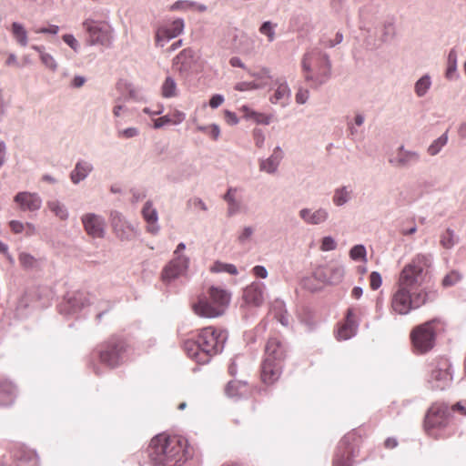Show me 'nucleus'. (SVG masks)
Here are the masks:
<instances>
[{
    "label": "nucleus",
    "mask_w": 466,
    "mask_h": 466,
    "mask_svg": "<svg viewBox=\"0 0 466 466\" xmlns=\"http://www.w3.org/2000/svg\"><path fill=\"white\" fill-rule=\"evenodd\" d=\"M431 266L429 254H417L410 263L404 266L396 283V289L390 298L392 311L406 315L420 308L429 300V292L417 288L425 280Z\"/></svg>",
    "instance_id": "f257e3e1"
},
{
    "label": "nucleus",
    "mask_w": 466,
    "mask_h": 466,
    "mask_svg": "<svg viewBox=\"0 0 466 466\" xmlns=\"http://www.w3.org/2000/svg\"><path fill=\"white\" fill-rule=\"evenodd\" d=\"M301 218L309 224H319L324 222L328 218V213L324 209H318L314 212H311L309 209H302L300 211Z\"/></svg>",
    "instance_id": "5701e85b"
},
{
    "label": "nucleus",
    "mask_w": 466,
    "mask_h": 466,
    "mask_svg": "<svg viewBox=\"0 0 466 466\" xmlns=\"http://www.w3.org/2000/svg\"><path fill=\"white\" fill-rule=\"evenodd\" d=\"M32 48L37 51L40 55V59L42 63L50 70L55 71L57 68V64L55 58L47 53L44 52V47L39 46H33Z\"/></svg>",
    "instance_id": "2f4dec72"
},
{
    "label": "nucleus",
    "mask_w": 466,
    "mask_h": 466,
    "mask_svg": "<svg viewBox=\"0 0 466 466\" xmlns=\"http://www.w3.org/2000/svg\"><path fill=\"white\" fill-rule=\"evenodd\" d=\"M302 69L307 81L319 85L328 78L330 66L325 55L318 50H312L304 56Z\"/></svg>",
    "instance_id": "423d86ee"
},
{
    "label": "nucleus",
    "mask_w": 466,
    "mask_h": 466,
    "mask_svg": "<svg viewBox=\"0 0 466 466\" xmlns=\"http://www.w3.org/2000/svg\"><path fill=\"white\" fill-rule=\"evenodd\" d=\"M449 410L451 413V419L453 414H457L459 416H466V400H460L451 407H449Z\"/></svg>",
    "instance_id": "ea45409f"
},
{
    "label": "nucleus",
    "mask_w": 466,
    "mask_h": 466,
    "mask_svg": "<svg viewBox=\"0 0 466 466\" xmlns=\"http://www.w3.org/2000/svg\"><path fill=\"white\" fill-rule=\"evenodd\" d=\"M187 441L178 435L161 433L151 440L152 466H182L187 460Z\"/></svg>",
    "instance_id": "f03ea898"
},
{
    "label": "nucleus",
    "mask_w": 466,
    "mask_h": 466,
    "mask_svg": "<svg viewBox=\"0 0 466 466\" xmlns=\"http://www.w3.org/2000/svg\"><path fill=\"white\" fill-rule=\"evenodd\" d=\"M282 158V151L279 147H276L272 156L266 160L261 161L260 170L273 173L277 170L280 159Z\"/></svg>",
    "instance_id": "a878e982"
},
{
    "label": "nucleus",
    "mask_w": 466,
    "mask_h": 466,
    "mask_svg": "<svg viewBox=\"0 0 466 466\" xmlns=\"http://www.w3.org/2000/svg\"><path fill=\"white\" fill-rule=\"evenodd\" d=\"M125 350L126 343L123 339L111 338L99 347V360L110 368H115L119 364L120 357Z\"/></svg>",
    "instance_id": "9d476101"
},
{
    "label": "nucleus",
    "mask_w": 466,
    "mask_h": 466,
    "mask_svg": "<svg viewBox=\"0 0 466 466\" xmlns=\"http://www.w3.org/2000/svg\"><path fill=\"white\" fill-rule=\"evenodd\" d=\"M18 260L20 265L25 268H33L36 266V258L31 254L23 252L19 255Z\"/></svg>",
    "instance_id": "4c0bfd02"
},
{
    "label": "nucleus",
    "mask_w": 466,
    "mask_h": 466,
    "mask_svg": "<svg viewBox=\"0 0 466 466\" xmlns=\"http://www.w3.org/2000/svg\"><path fill=\"white\" fill-rule=\"evenodd\" d=\"M224 102V97L223 96L221 95H214L210 99H209V106L210 107L212 108H217L219 106H221Z\"/></svg>",
    "instance_id": "bf43d9fd"
},
{
    "label": "nucleus",
    "mask_w": 466,
    "mask_h": 466,
    "mask_svg": "<svg viewBox=\"0 0 466 466\" xmlns=\"http://www.w3.org/2000/svg\"><path fill=\"white\" fill-rule=\"evenodd\" d=\"M9 227L15 234H20L25 230V225L18 220H11L9 222Z\"/></svg>",
    "instance_id": "6e6d98bb"
},
{
    "label": "nucleus",
    "mask_w": 466,
    "mask_h": 466,
    "mask_svg": "<svg viewBox=\"0 0 466 466\" xmlns=\"http://www.w3.org/2000/svg\"><path fill=\"white\" fill-rule=\"evenodd\" d=\"M281 361L264 360L261 366V380L266 384H273L281 373Z\"/></svg>",
    "instance_id": "f3484780"
},
{
    "label": "nucleus",
    "mask_w": 466,
    "mask_h": 466,
    "mask_svg": "<svg viewBox=\"0 0 466 466\" xmlns=\"http://www.w3.org/2000/svg\"><path fill=\"white\" fill-rule=\"evenodd\" d=\"M64 42L68 45L74 51H78L79 43L73 35L66 34L63 35Z\"/></svg>",
    "instance_id": "603ef678"
},
{
    "label": "nucleus",
    "mask_w": 466,
    "mask_h": 466,
    "mask_svg": "<svg viewBox=\"0 0 466 466\" xmlns=\"http://www.w3.org/2000/svg\"><path fill=\"white\" fill-rule=\"evenodd\" d=\"M48 208L52 212L55 213L62 220H66L68 217V213L66 208L61 205L58 201H51L48 203Z\"/></svg>",
    "instance_id": "c9c22d12"
},
{
    "label": "nucleus",
    "mask_w": 466,
    "mask_h": 466,
    "mask_svg": "<svg viewBox=\"0 0 466 466\" xmlns=\"http://www.w3.org/2000/svg\"><path fill=\"white\" fill-rule=\"evenodd\" d=\"M357 327L353 309H349L344 322L338 328L337 339L339 340L350 339L355 335Z\"/></svg>",
    "instance_id": "a211bd4d"
},
{
    "label": "nucleus",
    "mask_w": 466,
    "mask_h": 466,
    "mask_svg": "<svg viewBox=\"0 0 466 466\" xmlns=\"http://www.w3.org/2000/svg\"><path fill=\"white\" fill-rule=\"evenodd\" d=\"M224 119L227 124L230 126L237 125L238 123V118L237 115L234 112H231L229 110L224 111Z\"/></svg>",
    "instance_id": "5fc2aeb1"
},
{
    "label": "nucleus",
    "mask_w": 466,
    "mask_h": 466,
    "mask_svg": "<svg viewBox=\"0 0 466 466\" xmlns=\"http://www.w3.org/2000/svg\"><path fill=\"white\" fill-rule=\"evenodd\" d=\"M92 170V166L86 162H78L71 173V180L76 184L83 180Z\"/></svg>",
    "instance_id": "c85d7f7f"
},
{
    "label": "nucleus",
    "mask_w": 466,
    "mask_h": 466,
    "mask_svg": "<svg viewBox=\"0 0 466 466\" xmlns=\"http://www.w3.org/2000/svg\"><path fill=\"white\" fill-rule=\"evenodd\" d=\"M276 85L277 88L275 89L274 94L270 96L269 100L272 104H280L284 106L290 97V90L288 84L281 79H277Z\"/></svg>",
    "instance_id": "6ab92c4d"
},
{
    "label": "nucleus",
    "mask_w": 466,
    "mask_h": 466,
    "mask_svg": "<svg viewBox=\"0 0 466 466\" xmlns=\"http://www.w3.org/2000/svg\"><path fill=\"white\" fill-rule=\"evenodd\" d=\"M445 330V323L440 319H432L415 326L410 334L413 350L424 354L433 349L436 337Z\"/></svg>",
    "instance_id": "20e7f679"
},
{
    "label": "nucleus",
    "mask_w": 466,
    "mask_h": 466,
    "mask_svg": "<svg viewBox=\"0 0 466 466\" xmlns=\"http://www.w3.org/2000/svg\"><path fill=\"white\" fill-rule=\"evenodd\" d=\"M452 380L450 360L445 357H439L429 363L428 382L432 389L444 390Z\"/></svg>",
    "instance_id": "6e6552de"
},
{
    "label": "nucleus",
    "mask_w": 466,
    "mask_h": 466,
    "mask_svg": "<svg viewBox=\"0 0 466 466\" xmlns=\"http://www.w3.org/2000/svg\"><path fill=\"white\" fill-rule=\"evenodd\" d=\"M275 25H273L270 22H265L259 28V32L268 36V40L272 42L275 38L274 32Z\"/></svg>",
    "instance_id": "c03bdc74"
},
{
    "label": "nucleus",
    "mask_w": 466,
    "mask_h": 466,
    "mask_svg": "<svg viewBox=\"0 0 466 466\" xmlns=\"http://www.w3.org/2000/svg\"><path fill=\"white\" fill-rule=\"evenodd\" d=\"M431 85L430 78L427 76L421 77L415 85V91L419 96H423L429 89Z\"/></svg>",
    "instance_id": "79ce46f5"
},
{
    "label": "nucleus",
    "mask_w": 466,
    "mask_h": 466,
    "mask_svg": "<svg viewBox=\"0 0 466 466\" xmlns=\"http://www.w3.org/2000/svg\"><path fill=\"white\" fill-rule=\"evenodd\" d=\"M350 256L354 260L365 258L366 249H365L364 246H362V245L354 246L350 251Z\"/></svg>",
    "instance_id": "a18cd8bd"
},
{
    "label": "nucleus",
    "mask_w": 466,
    "mask_h": 466,
    "mask_svg": "<svg viewBox=\"0 0 466 466\" xmlns=\"http://www.w3.org/2000/svg\"><path fill=\"white\" fill-rule=\"evenodd\" d=\"M240 111L243 112L244 117L247 119H251L257 124H264L268 125L272 119L271 115H267L265 113L256 112L249 108L247 106H243L240 108Z\"/></svg>",
    "instance_id": "cd10ccee"
},
{
    "label": "nucleus",
    "mask_w": 466,
    "mask_h": 466,
    "mask_svg": "<svg viewBox=\"0 0 466 466\" xmlns=\"http://www.w3.org/2000/svg\"><path fill=\"white\" fill-rule=\"evenodd\" d=\"M194 56L191 49L182 50L174 59V66L178 71L187 70L190 67Z\"/></svg>",
    "instance_id": "393cba45"
},
{
    "label": "nucleus",
    "mask_w": 466,
    "mask_h": 466,
    "mask_svg": "<svg viewBox=\"0 0 466 466\" xmlns=\"http://www.w3.org/2000/svg\"><path fill=\"white\" fill-rule=\"evenodd\" d=\"M138 130L136 127H128L118 132V137L130 138L137 136Z\"/></svg>",
    "instance_id": "4d7b16f0"
},
{
    "label": "nucleus",
    "mask_w": 466,
    "mask_h": 466,
    "mask_svg": "<svg viewBox=\"0 0 466 466\" xmlns=\"http://www.w3.org/2000/svg\"><path fill=\"white\" fill-rule=\"evenodd\" d=\"M212 272H227L231 275H237L238 269L233 264H227L222 262H215L211 267Z\"/></svg>",
    "instance_id": "72a5a7b5"
},
{
    "label": "nucleus",
    "mask_w": 466,
    "mask_h": 466,
    "mask_svg": "<svg viewBox=\"0 0 466 466\" xmlns=\"http://www.w3.org/2000/svg\"><path fill=\"white\" fill-rule=\"evenodd\" d=\"M253 233V229L249 227L245 228L242 233L239 235L238 238L240 241H244L248 239Z\"/></svg>",
    "instance_id": "0e129e2a"
},
{
    "label": "nucleus",
    "mask_w": 466,
    "mask_h": 466,
    "mask_svg": "<svg viewBox=\"0 0 466 466\" xmlns=\"http://www.w3.org/2000/svg\"><path fill=\"white\" fill-rule=\"evenodd\" d=\"M382 284V279L379 272L373 271L370 275V287L371 289H378Z\"/></svg>",
    "instance_id": "de8ad7c7"
},
{
    "label": "nucleus",
    "mask_w": 466,
    "mask_h": 466,
    "mask_svg": "<svg viewBox=\"0 0 466 466\" xmlns=\"http://www.w3.org/2000/svg\"><path fill=\"white\" fill-rule=\"evenodd\" d=\"M253 273L256 277L266 279L268 276V271L263 266H256L253 268Z\"/></svg>",
    "instance_id": "680f3d73"
},
{
    "label": "nucleus",
    "mask_w": 466,
    "mask_h": 466,
    "mask_svg": "<svg viewBox=\"0 0 466 466\" xmlns=\"http://www.w3.org/2000/svg\"><path fill=\"white\" fill-rule=\"evenodd\" d=\"M451 420L449 406L445 403H433L424 419V430L428 435L437 438L435 430L445 428Z\"/></svg>",
    "instance_id": "1a4fd4ad"
},
{
    "label": "nucleus",
    "mask_w": 466,
    "mask_h": 466,
    "mask_svg": "<svg viewBox=\"0 0 466 466\" xmlns=\"http://www.w3.org/2000/svg\"><path fill=\"white\" fill-rule=\"evenodd\" d=\"M86 234L94 238H103L105 235V220L98 215L87 213L81 218Z\"/></svg>",
    "instance_id": "f8f14e48"
},
{
    "label": "nucleus",
    "mask_w": 466,
    "mask_h": 466,
    "mask_svg": "<svg viewBox=\"0 0 466 466\" xmlns=\"http://www.w3.org/2000/svg\"><path fill=\"white\" fill-rule=\"evenodd\" d=\"M15 389L11 382L0 383V405L8 406L14 402Z\"/></svg>",
    "instance_id": "bb28decb"
},
{
    "label": "nucleus",
    "mask_w": 466,
    "mask_h": 466,
    "mask_svg": "<svg viewBox=\"0 0 466 466\" xmlns=\"http://www.w3.org/2000/svg\"><path fill=\"white\" fill-rule=\"evenodd\" d=\"M456 71V53L451 50L448 56V68L446 71V77L451 79Z\"/></svg>",
    "instance_id": "58836bf2"
},
{
    "label": "nucleus",
    "mask_w": 466,
    "mask_h": 466,
    "mask_svg": "<svg viewBox=\"0 0 466 466\" xmlns=\"http://www.w3.org/2000/svg\"><path fill=\"white\" fill-rule=\"evenodd\" d=\"M229 64H230L232 66H234V67H236V66H238V67H242V68H244V67H245V66H244V64L242 63V61L240 60V58H238V57H237V56H234V57H232V58H230V60H229Z\"/></svg>",
    "instance_id": "774afa93"
},
{
    "label": "nucleus",
    "mask_w": 466,
    "mask_h": 466,
    "mask_svg": "<svg viewBox=\"0 0 466 466\" xmlns=\"http://www.w3.org/2000/svg\"><path fill=\"white\" fill-rule=\"evenodd\" d=\"M398 445V442L396 441V439L394 438H388L385 442H384V446L385 448L387 449H393L395 448L396 446Z\"/></svg>",
    "instance_id": "338daca9"
},
{
    "label": "nucleus",
    "mask_w": 466,
    "mask_h": 466,
    "mask_svg": "<svg viewBox=\"0 0 466 466\" xmlns=\"http://www.w3.org/2000/svg\"><path fill=\"white\" fill-rule=\"evenodd\" d=\"M86 32V42L90 46L100 45L109 46L113 39V29L106 21L86 19L83 22Z\"/></svg>",
    "instance_id": "0eeeda50"
},
{
    "label": "nucleus",
    "mask_w": 466,
    "mask_h": 466,
    "mask_svg": "<svg viewBox=\"0 0 466 466\" xmlns=\"http://www.w3.org/2000/svg\"><path fill=\"white\" fill-rule=\"evenodd\" d=\"M361 441V436L358 431H352L347 433L340 441V447L345 451L341 456L337 455L333 465L351 466V459L358 454Z\"/></svg>",
    "instance_id": "9b49d317"
},
{
    "label": "nucleus",
    "mask_w": 466,
    "mask_h": 466,
    "mask_svg": "<svg viewBox=\"0 0 466 466\" xmlns=\"http://www.w3.org/2000/svg\"><path fill=\"white\" fill-rule=\"evenodd\" d=\"M317 274H323V281L329 284H339L342 281L345 270L342 266H334L323 268Z\"/></svg>",
    "instance_id": "4be33fe9"
},
{
    "label": "nucleus",
    "mask_w": 466,
    "mask_h": 466,
    "mask_svg": "<svg viewBox=\"0 0 466 466\" xmlns=\"http://www.w3.org/2000/svg\"><path fill=\"white\" fill-rule=\"evenodd\" d=\"M253 137H254L256 146L258 147H261L264 143V140H265L262 130L258 129V128L254 129Z\"/></svg>",
    "instance_id": "13d9d810"
},
{
    "label": "nucleus",
    "mask_w": 466,
    "mask_h": 466,
    "mask_svg": "<svg viewBox=\"0 0 466 466\" xmlns=\"http://www.w3.org/2000/svg\"><path fill=\"white\" fill-rule=\"evenodd\" d=\"M309 97V91L307 89H299L296 94V101L299 104H304Z\"/></svg>",
    "instance_id": "052dcab7"
},
{
    "label": "nucleus",
    "mask_w": 466,
    "mask_h": 466,
    "mask_svg": "<svg viewBox=\"0 0 466 466\" xmlns=\"http://www.w3.org/2000/svg\"><path fill=\"white\" fill-rule=\"evenodd\" d=\"M161 95L165 98L175 97L177 96V86L176 81L167 76L161 86Z\"/></svg>",
    "instance_id": "c756f323"
},
{
    "label": "nucleus",
    "mask_w": 466,
    "mask_h": 466,
    "mask_svg": "<svg viewBox=\"0 0 466 466\" xmlns=\"http://www.w3.org/2000/svg\"><path fill=\"white\" fill-rule=\"evenodd\" d=\"M85 83H86V78L84 76H76L72 80V86H74L76 88H79L82 86H84Z\"/></svg>",
    "instance_id": "e2e57ef3"
},
{
    "label": "nucleus",
    "mask_w": 466,
    "mask_h": 466,
    "mask_svg": "<svg viewBox=\"0 0 466 466\" xmlns=\"http://www.w3.org/2000/svg\"><path fill=\"white\" fill-rule=\"evenodd\" d=\"M11 33L20 46L27 45V32L21 24L14 22L11 25Z\"/></svg>",
    "instance_id": "7c9ffc66"
},
{
    "label": "nucleus",
    "mask_w": 466,
    "mask_h": 466,
    "mask_svg": "<svg viewBox=\"0 0 466 466\" xmlns=\"http://www.w3.org/2000/svg\"><path fill=\"white\" fill-rule=\"evenodd\" d=\"M447 140L448 137L446 134L442 135L441 137L435 140L428 148V152L430 153V155H436L441 150V148L447 143Z\"/></svg>",
    "instance_id": "a19ab883"
},
{
    "label": "nucleus",
    "mask_w": 466,
    "mask_h": 466,
    "mask_svg": "<svg viewBox=\"0 0 466 466\" xmlns=\"http://www.w3.org/2000/svg\"><path fill=\"white\" fill-rule=\"evenodd\" d=\"M286 357V350L281 339L277 337H270L265 346V360L272 361H282Z\"/></svg>",
    "instance_id": "4468645a"
},
{
    "label": "nucleus",
    "mask_w": 466,
    "mask_h": 466,
    "mask_svg": "<svg viewBox=\"0 0 466 466\" xmlns=\"http://www.w3.org/2000/svg\"><path fill=\"white\" fill-rule=\"evenodd\" d=\"M230 295L225 289L210 287L207 296H202L194 303V312L202 318H217L221 316L228 305Z\"/></svg>",
    "instance_id": "39448f33"
},
{
    "label": "nucleus",
    "mask_w": 466,
    "mask_h": 466,
    "mask_svg": "<svg viewBox=\"0 0 466 466\" xmlns=\"http://www.w3.org/2000/svg\"><path fill=\"white\" fill-rule=\"evenodd\" d=\"M186 118L185 113L177 109H174L169 114L157 118L154 121V127L160 128L167 125H178Z\"/></svg>",
    "instance_id": "aec40b11"
},
{
    "label": "nucleus",
    "mask_w": 466,
    "mask_h": 466,
    "mask_svg": "<svg viewBox=\"0 0 466 466\" xmlns=\"http://www.w3.org/2000/svg\"><path fill=\"white\" fill-rule=\"evenodd\" d=\"M336 248V242L330 237H325L321 242V250L329 251Z\"/></svg>",
    "instance_id": "864d4df0"
},
{
    "label": "nucleus",
    "mask_w": 466,
    "mask_h": 466,
    "mask_svg": "<svg viewBox=\"0 0 466 466\" xmlns=\"http://www.w3.org/2000/svg\"><path fill=\"white\" fill-rule=\"evenodd\" d=\"M461 276L458 271L452 270L448 273L442 279L443 287H451L460 281Z\"/></svg>",
    "instance_id": "37998d69"
},
{
    "label": "nucleus",
    "mask_w": 466,
    "mask_h": 466,
    "mask_svg": "<svg viewBox=\"0 0 466 466\" xmlns=\"http://www.w3.org/2000/svg\"><path fill=\"white\" fill-rule=\"evenodd\" d=\"M188 265V258L184 256L175 257L163 269L162 278L164 280L176 279L183 274Z\"/></svg>",
    "instance_id": "2eb2a0df"
},
{
    "label": "nucleus",
    "mask_w": 466,
    "mask_h": 466,
    "mask_svg": "<svg viewBox=\"0 0 466 466\" xmlns=\"http://www.w3.org/2000/svg\"><path fill=\"white\" fill-rule=\"evenodd\" d=\"M268 85V82H265L263 84H255L252 82H241L236 85L235 89L238 91H246V90H251L255 88H258L261 86Z\"/></svg>",
    "instance_id": "8fccbe9b"
},
{
    "label": "nucleus",
    "mask_w": 466,
    "mask_h": 466,
    "mask_svg": "<svg viewBox=\"0 0 466 466\" xmlns=\"http://www.w3.org/2000/svg\"><path fill=\"white\" fill-rule=\"evenodd\" d=\"M15 201L23 211H35L41 208L42 199L35 193L20 192L15 197Z\"/></svg>",
    "instance_id": "dca6fc26"
},
{
    "label": "nucleus",
    "mask_w": 466,
    "mask_h": 466,
    "mask_svg": "<svg viewBox=\"0 0 466 466\" xmlns=\"http://www.w3.org/2000/svg\"><path fill=\"white\" fill-rule=\"evenodd\" d=\"M192 4L191 3H188V2H182V1H177L172 6H171V10H175V9H180V8H188L189 6H191Z\"/></svg>",
    "instance_id": "69168bd1"
},
{
    "label": "nucleus",
    "mask_w": 466,
    "mask_h": 466,
    "mask_svg": "<svg viewBox=\"0 0 466 466\" xmlns=\"http://www.w3.org/2000/svg\"><path fill=\"white\" fill-rule=\"evenodd\" d=\"M237 192L236 188L230 187L226 195L224 196V199L228 204V215L232 216L233 214L237 213L240 208V204L235 199V194Z\"/></svg>",
    "instance_id": "473e14b6"
},
{
    "label": "nucleus",
    "mask_w": 466,
    "mask_h": 466,
    "mask_svg": "<svg viewBox=\"0 0 466 466\" xmlns=\"http://www.w3.org/2000/svg\"><path fill=\"white\" fill-rule=\"evenodd\" d=\"M349 192L345 188L338 189L333 197V201L337 206H341L347 202Z\"/></svg>",
    "instance_id": "49530a36"
},
{
    "label": "nucleus",
    "mask_w": 466,
    "mask_h": 466,
    "mask_svg": "<svg viewBox=\"0 0 466 466\" xmlns=\"http://www.w3.org/2000/svg\"><path fill=\"white\" fill-rule=\"evenodd\" d=\"M228 335L224 329L208 326L198 330L197 340L187 339L183 348L187 355L197 363L205 364L220 353Z\"/></svg>",
    "instance_id": "7ed1b4c3"
},
{
    "label": "nucleus",
    "mask_w": 466,
    "mask_h": 466,
    "mask_svg": "<svg viewBox=\"0 0 466 466\" xmlns=\"http://www.w3.org/2000/svg\"><path fill=\"white\" fill-rule=\"evenodd\" d=\"M142 215L145 220L147 222L148 227L147 229L151 233H156L158 230V227L157 225V213L155 208H152L150 202H147L142 209Z\"/></svg>",
    "instance_id": "b1692460"
},
{
    "label": "nucleus",
    "mask_w": 466,
    "mask_h": 466,
    "mask_svg": "<svg viewBox=\"0 0 466 466\" xmlns=\"http://www.w3.org/2000/svg\"><path fill=\"white\" fill-rule=\"evenodd\" d=\"M33 32L35 34H51V35H56L59 31V27L55 25H51L47 27H34Z\"/></svg>",
    "instance_id": "3c124183"
},
{
    "label": "nucleus",
    "mask_w": 466,
    "mask_h": 466,
    "mask_svg": "<svg viewBox=\"0 0 466 466\" xmlns=\"http://www.w3.org/2000/svg\"><path fill=\"white\" fill-rule=\"evenodd\" d=\"M184 29V21L182 19L174 20L169 25L161 26L156 33V43L163 46L164 43L179 35Z\"/></svg>",
    "instance_id": "ddd939ff"
},
{
    "label": "nucleus",
    "mask_w": 466,
    "mask_h": 466,
    "mask_svg": "<svg viewBox=\"0 0 466 466\" xmlns=\"http://www.w3.org/2000/svg\"><path fill=\"white\" fill-rule=\"evenodd\" d=\"M197 130L207 134L213 140H217L220 135V128L216 124H212L210 126H198Z\"/></svg>",
    "instance_id": "f704fd0d"
},
{
    "label": "nucleus",
    "mask_w": 466,
    "mask_h": 466,
    "mask_svg": "<svg viewBox=\"0 0 466 466\" xmlns=\"http://www.w3.org/2000/svg\"><path fill=\"white\" fill-rule=\"evenodd\" d=\"M240 387H245V385H242L239 381H230L226 387V393L229 397L237 396Z\"/></svg>",
    "instance_id": "09e8293b"
},
{
    "label": "nucleus",
    "mask_w": 466,
    "mask_h": 466,
    "mask_svg": "<svg viewBox=\"0 0 466 466\" xmlns=\"http://www.w3.org/2000/svg\"><path fill=\"white\" fill-rule=\"evenodd\" d=\"M440 243L444 248H451L455 244L454 232L451 229H446L441 236Z\"/></svg>",
    "instance_id": "e433bc0d"
},
{
    "label": "nucleus",
    "mask_w": 466,
    "mask_h": 466,
    "mask_svg": "<svg viewBox=\"0 0 466 466\" xmlns=\"http://www.w3.org/2000/svg\"><path fill=\"white\" fill-rule=\"evenodd\" d=\"M243 298L248 304L260 306L263 302V289L258 284H252L244 290Z\"/></svg>",
    "instance_id": "412c9836"
}]
</instances>
